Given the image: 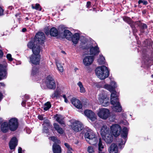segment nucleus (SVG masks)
Returning <instances> with one entry per match:
<instances>
[{
	"mask_svg": "<svg viewBox=\"0 0 153 153\" xmlns=\"http://www.w3.org/2000/svg\"><path fill=\"white\" fill-rule=\"evenodd\" d=\"M111 95V102L113 105L112 108L116 112H120L122 110V107L119 102L118 97L119 94L115 91H112Z\"/></svg>",
	"mask_w": 153,
	"mask_h": 153,
	"instance_id": "1",
	"label": "nucleus"
},
{
	"mask_svg": "<svg viewBox=\"0 0 153 153\" xmlns=\"http://www.w3.org/2000/svg\"><path fill=\"white\" fill-rule=\"evenodd\" d=\"M97 76L101 80H103L108 77L109 75V71L108 68L105 66L97 67L95 70Z\"/></svg>",
	"mask_w": 153,
	"mask_h": 153,
	"instance_id": "2",
	"label": "nucleus"
},
{
	"mask_svg": "<svg viewBox=\"0 0 153 153\" xmlns=\"http://www.w3.org/2000/svg\"><path fill=\"white\" fill-rule=\"evenodd\" d=\"M40 49L38 48H37L36 51L34 49L33 50V54L29 58L30 63L34 65L39 64L40 59Z\"/></svg>",
	"mask_w": 153,
	"mask_h": 153,
	"instance_id": "3",
	"label": "nucleus"
},
{
	"mask_svg": "<svg viewBox=\"0 0 153 153\" xmlns=\"http://www.w3.org/2000/svg\"><path fill=\"white\" fill-rule=\"evenodd\" d=\"M85 137L87 141L92 145H94L97 141L95 134L91 130L88 131L85 134Z\"/></svg>",
	"mask_w": 153,
	"mask_h": 153,
	"instance_id": "4",
	"label": "nucleus"
},
{
	"mask_svg": "<svg viewBox=\"0 0 153 153\" xmlns=\"http://www.w3.org/2000/svg\"><path fill=\"white\" fill-rule=\"evenodd\" d=\"M122 131L121 136L122 138L119 140V146L120 149H122L124 147L127 140L128 129L125 127L123 128Z\"/></svg>",
	"mask_w": 153,
	"mask_h": 153,
	"instance_id": "5",
	"label": "nucleus"
},
{
	"mask_svg": "<svg viewBox=\"0 0 153 153\" xmlns=\"http://www.w3.org/2000/svg\"><path fill=\"white\" fill-rule=\"evenodd\" d=\"M45 85L47 87L50 89H54L56 87L55 81L53 78L51 76H48L46 80L41 85L42 87H43V85Z\"/></svg>",
	"mask_w": 153,
	"mask_h": 153,
	"instance_id": "6",
	"label": "nucleus"
},
{
	"mask_svg": "<svg viewBox=\"0 0 153 153\" xmlns=\"http://www.w3.org/2000/svg\"><path fill=\"white\" fill-rule=\"evenodd\" d=\"M97 114L100 118L103 120L107 119L110 116L109 110L105 108H101L97 111Z\"/></svg>",
	"mask_w": 153,
	"mask_h": 153,
	"instance_id": "7",
	"label": "nucleus"
},
{
	"mask_svg": "<svg viewBox=\"0 0 153 153\" xmlns=\"http://www.w3.org/2000/svg\"><path fill=\"white\" fill-rule=\"evenodd\" d=\"M59 33L63 31V33H61V35H63L64 38H66L68 40H70L72 36V33L69 30L65 29V27L64 26L60 25L58 28Z\"/></svg>",
	"mask_w": 153,
	"mask_h": 153,
	"instance_id": "8",
	"label": "nucleus"
},
{
	"mask_svg": "<svg viewBox=\"0 0 153 153\" xmlns=\"http://www.w3.org/2000/svg\"><path fill=\"white\" fill-rule=\"evenodd\" d=\"M8 124L9 126V129L12 131L16 130L19 126L18 120L15 118L10 119L9 120Z\"/></svg>",
	"mask_w": 153,
	"mask_h": 153,
	"instance_id": "9",
	"label": "nucleus"
},
{
	"mask_svg": "<svg viewBox=\"0 0 153 153\" xmlns=\"http://www.w3.org/2000/svg\"><path fill=\"white\" fill-rule=\"evenodd\" d=\"M110 129L112 134L115 137H117L119 135L122 130L121 127L117 124L112 125L111 126Z\"/></svg>",
	"mask_w": 153,
	"mask_h": 153,
	"instance_id": "10",
	"label": "nucleus"
},
{
	"mask_svg": "<svg viewBox=\"0 0 153 153\" xmlns=\"http://www.w3.org/2000/svg\"><path fill=\"white\" fill-rule=\"evenodd\" d=\"M98 101L100 104L103 106L106 107L109 104V99L107 96L103 94L99 95Z\"/></svg>",
	"mask_w": 153,
	"mask_h": 153,
	"instance_id": "11",
	"label": "nucleus"
},
{
	"mask_svg": "<svg viewBox=\"0 0 153 153\" xmlns=\"http://www.w3.org/2000/svg\"><path fill=\"white\" fill-rule=\"evenodd\" d=\"M71 128L75 132L81 131L83 128L82 123L78 120L74 121L71 124Z\"/></svg>",
	"mask_w": 153,
	"mask_h": 153,
	"instance_id": "12",
	"label": "nucleus"
},
{
	"mask_svg": "<svg viewBox=\"0 0 153 153\" xmlns=\"http://www.w3.org/2000/svg\"><path fill=\"white\" fill-rule=\"evenodd\" d=\"M94 59V57L89 55H87L83 59V63L86 66L91 65L93 62Z\"/></svg>",
	"mask_w": 153,
	"mask_h": 153,
	"instance_id": "13",
	"label": "nucleus"
},
{
	"mask_svg": "<svg viewBox=\"0 0 153 153\" xmlns=\"http://www.w3.org/2000/svg\"><path fill=\"white\" fill-rule=\"evenodd\" d=\"M85 115L88 118L92 121H95L97 119V116L91 110H86L84 112Z\"/></svg>",
	"mask_w": 153,
	"mask_h": 153,
	"instance_id": "14",
	"label": "nucleus"
},
{
	"mask_svg": "<svg viewBox=\"0 0 153 153\" xmlns=\"http://www.w3.org/2000/svg\"><path fill=\"white\" fill-rule=\"evenodd\" d=\"M117 87V85L116 82L114 81H111L110 85L105 84L103 86L104 88L106 89L110 92H111L112 91H115V89Z\"/></svg>",
	"mask_w": 153,
	"mask_h": 153,
	"instance_id": "15",
	"label": "nucleus"
},
{
	"mask_svg": "<svg viewBox=\"0 0 153 153\" xmlns=\"http://www.w3.org/2000/svg\"><path fill=\"white\" fill-rule=\"evenodd\" d=\"M45 39L44 33L42 32H39L36 34L35 37L36 41H38L40 43H42Z\"/></svg>",
	"mask_w": 153,
	"mask_h": 153,
	"instance_id": "16",
	"label": "nucleus"
},
{
	"mask_svg": "<svg viewBox=\"0 0 153 153\" xmlns=\"http://www.w3.org/2000/svg\"><path fill=\"white\" fill-rule=\"evenodd\" d=\"M7 65V64L6 62H4V65L1 64L0 65V76L2 79L5 78L6 76L7 73L5 68L6 67Z\"/></svg>",
	"mask_w": 153,
	"mask_h": 153,
	"instance_id": "17",
	"label": "nucleus"
},
{
	"mask_svg": "<svg viewBox=\"0 0 153 153\" xmlns=\"http://www.w3.org/2000/svg\"><path fill=\"white\" fill-rule=\"evenodd\" d=\"M109 153H119L117 145L112 143L108 149Z\"/></svg>",
	"mask_w": 153,
	"mask_h": 153,
	"instance_id": "18",
	"label": "nucleus"
},
{
	"mask_svg": "<svg viewBox=\"0 0 153 153\" xmlns=\"http://www.w3.org/2000/svg\"><path fill=\"white\" fill-rule=\"evenodd\" d=\"M72 103L77 108L80 109L82 107L81 102L78 99L73 98L71 100Z\"/></svg>",
	"mask_w": 153,
	"mask_h": 153,
	"instance_id": "19",
	"label": "nucleus"
},
{
	"mask_svg": "<svg viewBox=\"0 0 153 153\" xmlns=\"http://www.w3.org/2000/svg\"><path fill=\"white\" fill-rule=\"evenodd\" d=\"M104 144L103 143L101 139L100 138L98 144V153H104L103 152L104 149L105 148Z\"/></svg>",
	"mask_w": 153,
	"mask_h": 153,
	"instance_id": "20",
	"label": "nucleus"
},
{
	"mask_svg": "<svg viewBox=\"0 0 153 153\" xmlns=\"http://www.w3.org/2000/svg\"><path fill=\"white\" fill-rule=\"evenodd\" d=\"M17 145V140L15 137L12 138L9 143V147L11 149H14Z\"/></svg>",
	"mask_w": 153,
	"mask_h": 153,
	"instance_id": "21",
	"label": "nucleus"
},
{
	"mask_svg": "<svg viewBox=\"0 0 153 153\" xmlns=\"http://www.w3.org/2000/svg\"><path fill=\"white\" fill-rule=\"evenodd\" d=\"M100 133L102 137L106 135L107 134L110 133L109 131V128L106 126H103L101 128Z\"/></svg>",
	"mask_w": 153,
	"mask_h": 153,
	"instance_id": "22",
	"label": "nucleus"
},
{
	"mask_svg": "<svg viewBox=\"0 0 153 153\" xmlns=\"http://www.w3.org/2000/svg\"><path fill=\"white\" fill-rule=\"evenodd\" d=\"M102 137L105 142L107 143H110L113 141V137L111 133L107 134L106 135Z\"/></svg>",
	"mask_w": 153,
	"mask_h": 153,
	"instance_id": "23",
	"label": "nucleus"
},
{
	"mask_svg": "<svg viewBox=\"0 0 153 153\" xmlns=\"http://www.w3.org/2000/svg\"><path fill=\"white\" fill-rule=\"evenodd\" d=\"M79 35L78 33H75L71 36V40L73 43L74 44H77L79 39Z\"/></svg>",
	"mask_w": 153,
	"mask_h": 153,
	"instance_id": "24",
	"label": "nucleus"
},
{
	"mask_svg": "<svg viewBox=\"0 0 153 153\" xmlns=\"http://www.w3.org/2000/svg\"><path fill=\"white\" fill-rule=\"evenodd\" d=\"M53 153H61L62 150L60 146L54 143L52 147Z\"/></svg>",
	"mask_w": 153,
	"mask_h": 153,
	"instance_id": "25",
	"label": "nucleus"
},
{
	"mask_svg": "<svg viewBox=\"0 0 153 153\" xmlns=\"http://www.w3.org/2000/svg\"><path fill=\"white\" fill-rule=\"evenodd\" d=\"M100 52L99 48L97 46L91 47L90 50V52L91 55H95L98 54Z\"/></svg>",
	"mask_w": 153,
	"mask_h": 153,
	"instance_id": "26",
	"label": "nucleus"
},
{
	"mask_svg": "<svg viewBox=\"0 0 153 153\" xmlns=\"http://www.w3.org/2000/svg\"><path fill=\"white\" fill-rule=\"evenodd\" d=\"M9 129V126L8 123L6 122L3 123L1 126V129L4 132H6Z\"/></svg>",
	"mask_w": 153,
	"mask_h": 153,
	"instance_id": "27",
	"label": "nucleus"
},
{
	"mask_svg": "<svg viewBox=\"0 0 153 153\" xmlns=\"http://www.w3.org/2000/svg\"><path fill=\"white\" fill-rule=\"evenodd\" d=\"M27 46L29 48L32 49L33 52V49L35 50L36 51L37 50V48H38L40 49V50L39 47L38 45L35 46L34 43L33 42H29L27 45Z\"/></svg>",
	"mask_w": 153,
	"mask_h": 153,
	"instance_id": "28",
	"label": "nucleus"
},
{
	"mask_svg": "<svg viewBox=\"0 0 153 153\" xmlns=\"http://www.w3.org/2000/svg\"><path fill=\"white\" fill-rule=\"evenodd\" d=\"M53 127L59 133L62 134L64 132V130L62 128L60 127L58 124L56 123H54L53 124Z\"/></svg>",
	"mask_w": 153,
	"mask_h": 153,
	"instance_id": "29",
	"label": "nucleus"
},
{
	"mask_svg": "<svg viewBox=\"0 0 153 153\" xmlns=\"http://www.w3.org/2000/svg\"><path fill=\"white\" fill-rule=\"evenodd\" d=\"M59 32L57 30L55 27H53L51 28L50 30V34L51 36H57Z\"/></svg>",
	"mask_w": 153,
	"mask_h": 153,
	"instance_id": "30",
	"label": "nucleus"
},
{
	"mask_svg": "<svg viewBox=\"0 0 153 153\" xmlns=\"http://www.w3.org/2000/svg\"><path fill=\"white\" fill-rule=\"evenodd\" d=\"M77 85L78 86L80 92L81 93H84L86 92L85 88L84 87L82 83L80 81H79L77 82Z\"/></svg>",
	"mask_w": 153,
	"mask_h": 153,
	"instance_id": "31",
	"label": "nucleus"
},
{
	"mask_svg": "<svg viewBox=\"0 0 153 153\" xmlns=\"http://www.w3.org/2000/svg\"><path fill=\"white\" fill-rule=\"evenodd\" d=\"M99 65H101L104 64L105 62V59L104 57L101 54L99 55L97 60Z\"/></svg>",
	"mask_w": 153,
	"mask_h": 153,
	"instance_id": "32",
	"label": "nucleus"
},
{
	"mask_svg": "<svg viewBox=\"0 0 153 153\" xmlns=\"http://www.w3.org/2000/svg\"><path fill=\"white\" fill-rule=\"evenodd\" d=\"M56 63L59 71L60 72H63L64 71L63 68L60 61L57 60L56 61Z\"/></svg>",
	"mask_w": 153,
	"mask_h": 153,
	"instance_id": "33",
	"label": "nucleus"
},
{
	"mask_svg": "<svg viewBox=\"0 0 153 153\" xmlns=\"http://www.w3.org/2000/svg\"><path fill=\"white\" fill-rule=\"evenodd\" d=\"M43 125L44 127L43 131L46 133H47L48 130L47 128H46V126H47L48 127H49V126L51 127V126H52L51 125H50V122L48 120H46L44 121Z\"/></svg>",
	"mask_w": 153,
	"mask_h": 153,
	"instance_id": "34",
	"label": "nucleus"
},
{
	"mask_svg": "<svg viewBox=\"0 0 153 153\" xmlns=\"http://www.w3.org/2000/svg\"><path fill=\"white\" fill-rule=\"evenodd\" d=\"M62 116L60 115L56 114L55 116V119L57 122L60 124H63L64 122L62 120Z\"/></svg>",
	"mask_w": 153,
	"mask_h": 153,
	"instance_id": "35",
	"label": "nucleus"
},
{
	"mask_svg": "<svg viewBox=\"0 0 153 153\" xmlns=\"http://www.w3.org/2000/svg\"><path fill=\"white\" fill-rule=\"evenodd\" d=\"M61 94V91L58 89H56L53 93L51 96V97L53 98L55 97H58L60 94Z\"/></svg>",
	"mask_w": 153,
	"mask_h": 153,
	"instance_id": "36",
	"label": "nucleus"
},
{
	"mask_svg": "<svg viewBox=\"0 0 153 153\" xmlns=\"http://www.w3.org/2000/svg\"><path fill=\"white\" fill-rule=\"evenodd\" d=\"M51 105L49 102H47L45 103L43 107V109L45 111H47L51 107Z\"/></svg>",
	"mask_w": 153,
	"mask_h": 153,
	"instance_id": "37",
	"label": "nucleus"
},
{
	"mask_svg": "<svg viewBox=\"0 0 153 153\" xmlns=\"http://www.w3.org/2000/svg\"><path fill=\"white\" fill-rule=\"evenodd\" d=\"M49 139V140L54 142L55 143H59L60 142L59 140H58L56 137L54 136L51 137H50Z\"/></svg>",
	"mask_w": 153,
	"mask_h": 153,
	"instance_id": "38",
	"label": "nucleus"
},
{
	"mask_svg": "<svg viewBox=\"0 0 153 153\" xmlns=\"http://www.w3.org/2000/svg\"><path fill=\"white\" fill-rule=\"evenodd\" d=\"M32 7L33 9H35L37 10L40 11L41 10V7L39 4H36L35 6L32 5Z\"/></svg>",
	"mask_w": 153,
	"mask_h": 153,
	"instance_id": "39",
	"label": "nucleus"
},
{
	"mask_svg": "<svg viewBox=\"0 0 153 153\" xmlns=\"http://www.w3.org/2000/svg\"><path fill=\"white\" fill-rule=\"evenodd\" d=\"M38 70L37 68H33L31 73V75L34 76L36 75L38 73Z\"/></svg>",
	"mask_w": 153,
	"mask_h": 153,
	"instance_id": "40",
	"label": "nucleus"
},
{
	"mask_svg": "<svg viewBox=\"0 0 153 153\" xmlns=\"http://www.w3.org/2000/svg\"><path fill=\"white\" fill-rule=\"evenodd\" d=\"M62 97L64 99V102L66 103H68V99H69V96H67L65 95H62Z\"/></svg>",
	"mask_w": 153,
	"mask_h": 153,
	"instance_id": "41",
	"label": "nucleus"
},
{
	"mask_svg": "<svg viewBox=\"0 0 153 153\" xmlns=\"http://www.w3.org/2000/svg\"><path fill=\"white\" fill-rule=\"evenodd\" d=\"M139 4H142L143 5H146L147 4L148 2L146 1L139 0L138 1Z\"/></svg>",
	"mask_w": 153,
	"mask_h": 153,
	"instance_id": "42",
	"label": "nucleus"
},
{
	"mask_svg": "<svg viewBox=\"0 0 153 153\" xmlns=\"http://www.w3.org/2000/svg\"><path fill=\"white\" fill-rule=\"evenodd\" d=\"M88 151L89 153H94V151L92 147L89 146L88 148Z\"/></svg>",
	"mask_w": 153,
	"mask_h": 153,
	"instance_id": "43",
	"label": "nucleus"
},
{
	"mask_svg": "<svg viewBox=\"0 0 153 153\" xmlns=\"http://www.w3.org/2000/svg\"><path fill=\"white\" fill-rule=\"evenodd\" d=\"M6 56L7 59L9 61H12L13 60V58H12L11 55L10 54H7Z\"/></svg>",
	"mask_w": 153,
	"mask_h": 153,
	"instance_id": "44",
	"label": "nucleus"
},
{
	"mask_svg": "<svg viewBox=\"0 0 153 153\" xmlns=\"http://www.w3.org/2000/svg\"><path fill=\"white\" fill-rule=\"evenodd\" d=\"M65 145L67 148L68 149V151H69L72 150L71 148L70 147V146L67 143H65L64 144Z\"/></svg>",
	"mask_w": 153,
	"mask_h": 153,
	"instance_id": "45",
	"label": "nucleus"
},
{
	"mask_svg": "<svg viewBox=\"0 0 153 153\" xmlns=\"http://www.w3.org/2000/svg\"><path fill=\"white\" fill-rule=\"evenodd\" d=\"M141 27L143 29H145L147 27V25L146 24H141Z\"/></svg>",
	"mask_w": 153,
	"mask_h": 153,
	"instance_id": "46",
	"label": "nucleus"
},
{
	"mask_svg": "<svg viewBox=\"0 0 153 153\" xmlns=\"http://www.w3.org/2000/svg\"><path fill=\"white\" fill-rule=\"evenodd\" d=\"M123 20L126 21L128 22L130 20V18L127 17H125L123 18Z\"/></svg>",
	"mask_w": 153,
	"mask_h": 153,
	"instance_id": "47",
	"label": "nucleus"
},
{
	"mask_svg": "<svg viewBox=\"0 0 153 153\" xmlns=\"http://www.w3.org/2000/svg\"><path fill=\"white\" fill-rule=\"evenodd\" d=\"M38 118L41 120H42L43 119V116L42 115H39L38 116Z\"/></svg>",
	"mask_w": 153,
	"mask_h": 153,
	"instance_id": "48",
	"label": "nucleus"
},
{
	"mask_svg": "<svg viewBox=\"0 0 153 153\" xmlns=\"http://www.w3.org/2000/svg\"><path fill=\"white\" fill-rule=\"evenodd\" d=\"M3 10L0 7V16L2 15L3 14Z\"/></svg>",
	"mask_w": 153,
	"mask_h": 153,
	"instance_id": "49",
	"label": "nucleus"
},
{
	"mask_svg": "<svg viewBox=\"0 0 153 153\" xmlns=\"http://www.w3.org/2000/svg\"><path fill=\"white\" fill-rule=\"evenodd\" d=\"M22 149L21 147H19L18 149V153H22Z\"/></svg>",
	"mask_w": 153,
	"mask_h": 153,
	"instance_id": "50",
	"label": "nucleus"
},
{
	"mask_svg": "<svg viewBox=\"0 0 153 153\" xmlns=\"http://www.w3.org/2000/svg\"><path fill=\"white\" fill-rule=\"evenodd\" d=\"M90 5L91 2L90 1H88L87 2L86 6L88 7Z\"/></svg>",
	"mask_w": 153,
	"mask_h": 153,
	"instance_id": "51",
	"label": "nucleus"
},
{
	"mask_svg": "<svg viewBox=\"0 0 153 153\" xmlns=\"http://www.w3.org/2000/svg\"><path fill=\"white\" fill-rule=\"evenodd\" d=\"M5 86V85L4 83L0 82V87H4Z\"/></svg>",
	"mask_w": 153,
	"mask_h": 153,
	"instance_id": "52",
	"label": "nucleus"
},
{
	"mask_svg": "<svg viewBox=\"0 0 153 153\" xmlns=\"http://www.w3.org/2000/svg\"><path fill=\"white\" fill-rule=\"evenodd\" d=\"M3 98V95L0 92V101Z\"/></svg>",
	"mask_w": 153,
	"mask_h": 153,
	"instance_id": "53",
	"label": "nucleus"
},
{
	"mask_svg": "<svg viewBox=\"0 0 153 153\" xmlns=\"http://www.w3.org/2000/svg\"><path fill=\"white\" fill-rule=\"evenodd\" d=\"M3 55V53L2 51L0 50V58L2 57Z\"/></svg>",
	"mask_w": 153,
	"mask_h": 153,
	"instance_id": "54",
	"label": "nucleus"
},
{
	"mask_svg": "<svg viewBox=\"0 0 153 153\" xmlns=\"http://www.w3.org/2000/svg\"><path fill=\"white\" fill-rule=\"evenodd\" d=\"M25 102L24 101H23L22 102V105L23 106H25Z\"/></svg>",
	"mask_w": 153,
	"mask_h": 153,
	"instance_id": "55",
	"label": "nucleus"
},
{
	"mask_svg": "<svg viewBox=\"0 0 153 153\" xmlns=\"http://www.w3.org/2000/svg\"><path fill=\"white\" fill-rule=\"evenodd\" d=\"M26 31V29L25 28H23L22 29V31L23 32H25Z\"/></svg>",
	"mask_w": 153,
	"mask_h": 153,
	"instance_id": "56",
	"label": "nucleus"
},
{
	"mask_svg": "<svg viewBox=\"0 0 153 153\" xmlns=\"http://www.w3.org/2000/svg\"><path fill=\"white\" fill-rule=\"evenodd\" d=\"M123 123L125 125H128V123L127 121H126L125 123L124 122Z\"/></svg>",
	"mask_w": 153,
	"mask_h": 153,
	"instance_id": "57",
	"label": "nucleus"
},
{
	"mask_svg": "<svg viewBox=\"0 0 153 153\" xmlns=\"http://www.w3.org/2000/svg\"><path fill=\"white\" fill-rule=\"evenodd\" d=\"M2 122V118H0V124Z\"/></svg>",
	"mask_w": 153,
	"mask_h": 153,
	"instance_id": "58",
	"label": "nucleus"
},
{
	"mask_svg": "<svg viewBox=\"0 0 153 153\" xmlns=\"http://www.w3.org/2000/svg\"><path fill=\"white\" fill-rule=\"evenodd\" d=\"M68 153H72L71 152V151H68Z\"/></svg>",
	"mask_w": 153,
	"mask_h": 153,
	"instance_id": "59",
	"label": "nucleus"
},
{
	"mask_svg": "<svg viewBox=\"0 0 153 153\" xmlns=\"http://www.w3.org/2000/svg\"><path fill=\"white\" fill-rule=\"evenodd\" d=\"M151 76H152V77H153V75H152Z\"/></svg>",
	"mask_w": 153,
	"mask_h": 153,
	"instance_id": "60",
	"label": "nucleus"
}]
</instances>
